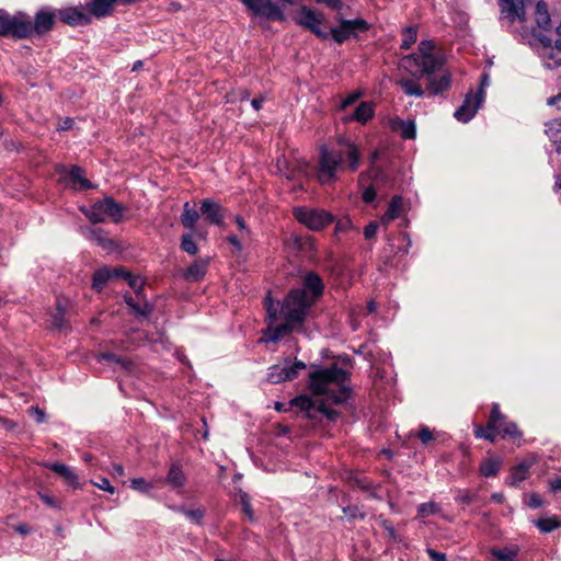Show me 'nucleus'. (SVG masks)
<instances>
[{"mask_svg": "<svg viewBox=\"0 0 561 561\" xmlns=\"http://www.w3.org/2000/svg\"><path fill=\"white\" fill-rule=\"evenodd\" d=\"M80 210L92 224L104 222L111 219L114 224L122 221L125 207L115 202L112 196L94 202L90 207H81Z\"/></svg>", "mask_w": 561, "mask_h": 561, "instance_id": "3", "label": "nucleus"}, {"mask_svg": "<svg viewBox=\"0 0 561 561\" xmlns=\"http://www.w3.org/2000/svg\"><path fill=\"white\" fill-rule=\"evenodd\" d=\"M46 467L62 477L64 480L75 489L79 488V478L68 466L59 462H53L46 465Z\"/></svg>", "mask_w": 561, "mask_h": 561, "instance_id": "24", "label": "nucleus"}, {"mask_svg": "<svg viewBox=\"0 0 561 561\" xmlns=\"http://www.w3.org/2000/svg\"><path fill=\"white\" fill-rule=\"evenodd\" d=\"M116 4V0H90L87 3L88 14L96 19L105 18L113 12Z\"/></svg>", "mask_w": 561, "mask_h": 561, "instance_id": "19", "label": "nucleus"}, {"mask_svg": "<svg viewBox=\"0 0 561 561\" xmlns=\"http://www.w3.org/2000/svg\"><path fill=\"white\" fill-rule=\"evenodd\" d=\"M373 116H374V106H373V104L370 102H362L359 105H357V107L355 108L353 114L351 116H348V117H345L344 121L345 122L356 121V122H359L362 124H365Z\"/></svg>", "mask_w": 561, "mask_h": 561, "instance_id": "26", "label": "nucleus"}, {"mask_svg": "<svg viewBox=\"0 0 561 561\" xmlns=\"http://www.w3.org/2000/svg\"><path fill=\"white\" fill-rule=\"evenodd\" d=\"M179 512L183 513L187 518L195 522L196 524H201V522L205 515V512L201 508L190 510V508H185V507H180Z\"/></svg>", "mask_w": 561, "mask_h": 561, "instance_id": "50", "label": "nucleus"}, {"mask_svg": "<svg viewBox=\"0 0 561 561\" xmlns=\"http://www.w3.org/2000/svg\"><path fill=\"white\" fill-rule=\"evenodd\" d=\"M313 305L314 299L309 298L305 289L293 288L283 300L280 314L284 319H288L289 322H296L301 328Z\"/></svg>", "mask_w": 561, "mask_h": 561, "instance_id": "2", "label": "nucleus"}, {"mask_svg": "<svg viewBox=\"0 0 561 561\" xmlns=\"http://www.w3.org/2000/svg\"><path fill=\"white\" fill-rule=\"evenodd\" d=\"M535 525L539 528L541 533H550L561 526V523L559 519L554 517H548V518H539L535 520Z\"/></svg>", "mask_w": 561, "mask_h": 561, "instance_id": "43", "label": "nucleus"}, {"mask_svg": "<svg viewBox=\"0 0 561 561\" xmlns=\"http://www.w3.org/2000/svg\"><path fill=\"white\" fill-rule=\"evenodd\" d=\"M533 462L523 460L518 465L512 468L511 481L508 482L513 486H517L520 482L526 480L529 476V469Z\"/></svg>", "mask_w": 561, "mask_h": 561, "instance_id": "28", "label": "nucleus"}, {"mask_svg": "<svg viewBox=\"0 0 561 561\" xmlns=\"http://www.w3.org/2000/svg\"><path fill=\"white\" fill-rule=\"evenodd\" d=\"M403 208V199L401 195H394L390 199V203L388 205V209L385 213V215L381 217V222L387 225L390 221L397 219Z\"/></svg>", "mask_w": 561, "mask_h": 561, "instance_id": "27", "label": "nucleus"}, {"mask_svg": "<svg viewBox=\"0 0 561 561\" xmlns=\"http://www.w3.org/2000/svg\"><path fill=\"white\" fill-rule=\"evenodd\" d=\"M28 413L34 417L36 423L42 424L46 420V413L39 409L37 405H33L28 409Z\"/></svg>", "mask_w": 561, "mask_h": 561, "instance_id": "56", "label": "nucleus"}, {"mask_svg": "<svg viewBox=\"0 0 561 561\" xmlns=\"http://www.w3.org/2000/svg\"><path fill=\"white\" fill-rule=\"evenodd\" d=\"M111 279L110 267L103 266L96 270L92 276V288L100 293L103 290L106 283Z\"/></svg>", "mask_w": 561, "mask_h": 561, "instance_id": "35", "label": "nucleus"}, {"mask_svg": "<svg viewBox=\"0 0 561 561\" xmlns=\"http://www.w3.org/2000/svg\"><path fill=\"white\" fill-rule=\"evenodd\" d=\"M351 374L332 364L327 367L313 366L309 371L308 387L314 397L325 396L322 399H313L308 394H300L289 401L291 408H298L305 413V417L313 423H320L323 419L328 422H336L342 413L331 405L344 404L351 394V388L346 386Z\"/></svg>", "mask_w": 561, "mask_h": 561, "instance_id": "1", "label": "nucleus"}, {"mask_svg": "<svg viewBox=\"0 0 561 561\" xmlns=\"http://www.w3.org/2000/svg\"><path fill=\"white\" fill-rule=\"evenodd\" d=\"M180 248L190 255H195L198 252V247L190 233L182 236Z\"/></svg>", "mask_w": 561, "mask_h": 561, "instance_id": "45", "label": "nucleus"}, {"mask_svg": "<svg viewBox=\"0 0 561 561\" xmlns=\"http://www.w3.org/2000/svg\"><path fill=\"white\" fill-rule=\"evenodd\" d=\"M239 501L241 504L242 512L249 518L250 522H254V512L251 505V497L248 493L240 491Z\"/></svg>", "mask_w": 561, "mask_h": 561, "instance_id": "46", "label": "nucleus"}, {"mask_svg": "<svg viewBox=\"0 0 561 561\" xmlns=\"http://www.w3.org/2000/svg\"><path fill=\"white\" fill-rule=\"evenodd\" d=\"M337 142L340 146L344 148L341 151L343 153V157H346L347 159V170L351 172L357 171L360 165V154L357 146L345 138H340Z\"/></svg>", "mask_w": 561, "mask_h": 561, "instance_id": "17", "label": "nucleus"}, {"mask_svg": "<svg viewBox=\"0 0 561 561\" xmlns=\"http://www.w3.org/2000/svg\"><path fill=\"white\" fill-rule=\"evenodd\" d=\"M501 11L511 22L516 19L524 20L525 8L524 0H500Z\"/></svg>", "mask_w": 561, "mask_h": 561, "instance_id": "18", "label": "nucleus"}, {"mask_svg": "<svg viewBox=\"0 0 561 561\" xmlns=\"http://www.w3.org/2000/svg\"><path fill=\"white\" fill-rule=\"evenodd\" d=\"M306 367L307 365L299 359L290 363L289 358H286L284 365H273L268 368L266 380L273 385L294 380L298 377L299 371L306 369Z\"/></svg>", "mask_w": 561, "mask_h": 561, "instance_id": "8", "label": "nucleus"}, {"mask_svg": "<svg viewBox=\"0 0 561 561\" xmlns=\"http://www.w3.org/2000/svg\"><path fill=\"white\" fill-rule=\"evenodd\" d=\"M350 23V28L353 37H357L358 33H364L369 30V24L363 19L346 20Z\"/></svg>", "mask_w": 561, "mask_h": 561, "instance_id": "47", "label": "nucleus"}, {"mask_svg": "<svg viewBox=\"0 0 561 561\" xmlns=\"http://www.w3.org/2000/svg\"><path fill=\"white\" fill-rule=\"evenodd\" d=\"M343 513L347 516V518L350 520H353V519H356V518H359V519H364L365 518V513H362L359 511V507L356 506V505L345 506L343 508Z\"/></svg>", "mask_w": 561, "mask_h": 561, "instance_id": "52", "label": "nucleus"}, {"mask_svg": "<svg viewBox=\"0 0 561 561\" xmlns=\"http://www.w3.org/2000/svg\"><path fill=\"white\" fill-rule=\"evenodd\" d=\"M350 482L353 486H357L364 491H370L373 489V483L362 477H353Z\"/></svg>", "mask_w": 561, "mask_h": 561, "instance_id": "54", "label": "nucleus"}, {"mask_svg": "<svg viewBox=\"0 0 561 561\" xmlns=\"http://www.w3.org/2000/svg\"><path fill=\"white\" fill-rule=\"evenodd\" d=\"M496 430H499V434H501L503 438L510 437L511 439L515 440L522 437V432L518 430L517 424L514 422H506L505 420L497 425Z\"/></svg>", "mask_w": 561, "mask_h": 561, "instance_id": "38", "label": "nucleus"}, {"mask_svg": "<svg viewBox=\"0 0 561 561\" xmlns=\"http://www.w3.org/2000/svg\"><path fill=\"white\" fill-rule=\"evenodd\" d=\"M56 14L48 9H42L36 12L34 21L31 19V36H43L50 32L55 25Z\"/></svg>", "mask_w": 561, "mask_h": 561, "instance_id": "13", "label": "nucleus"}, {"mask_svg": "<svg viewBox=\"0 0 561 561\" xmlns=\"http://www.w3.org/2000/svg\"><path fill=\"white\" fill-rule=\"evenodd\" d=\"M505 415L500 411L499 403H493L491 408L490 417L488 420V430L495 431L497 425L505 421Z\"/></svg>", "mask_w": 561, "mask_h": 561, "instance_id": "42", "label": "nucleus"}, {"mask_svg": "<svg viewBox=\"0 0 561 561\" xmlns=\"http://www.w3.org/2000/svg\"><path fill=\"white\" fill-rule=\"evenodd\" d=\"M407 61L417 68L411 71L412 77L416 79L442 72L444 66V59L439 55L409 56Z\"/></svg>", "mask_w": 561, "mask_h": 561, "instance_id": "7", "label": "nucleus"}, {"mask_svg": "<svg viewBox=\"0 0 561 561\" xmlns=\"http://www.w3.org/2000/svg\"><path fill=\"white\" fill-rule=\"evenodd\" d=\"M352 222L348 218L339 219L335 225V233L345 232L351 229Z\"/></svg>", "mask_w": 561, "mask_h": 561, "instance_id": "64", "label": "nucleus"}, {"mask_svg": "<svg viewBox=\"0 0 561 561\" xmlns=\"http://www.w3.org/2000/svg\"><path fill=\"white\" fill-rule=\"evenodd\" d=\"M93 484L95 486H98L99 489L101 490H104L106 492H110V493H114L115 489L114 486L111 484L110 480L107 478H100L98 481L93 482Z\"/></svg>", "mask_w": 561, "mask_h": 561, "instance_id": "59", "label": "nucleus"}, {"mask_svg": "<svg viewBox=\"0 0 561 561\" xmlns=\"http://www.w3.org/2000/svg\"><path fill=\"white\" fill-rule=\"evenodd\" d=\"M485 96V92L479 89L474 96L468 93L462 104L455 111L454 117L462 123L471 121L480 108Z\"/></svg>", "mask_w": 561, "mask_h": 561, "instance_id": "10", "label": "nucleus"}, {"mask_svg": "<svg viewBox=\"0 0 561 561\" xmlns=\"http://www.w3.org/2000/svg\"><path fill=\"white\" fill-rule=\"evenodd\" d=\"M165 482L173 489L179 490L186 483V476L180 461H173L165 477Z\"/></svg>", "mask_w": 561, "mask_h": 561, "instance_id": "21", "label": "nucleus"}, {"mask_svg": "<svg viewBox=\"0 0 561 561\" xmlns=\"http://www.w3.org/2000/svg\"><path fill=\"white\" fill-rule=\"evenodd\" d=\"M426 552H427L431 561H448L447 556L444 552L437 551L432 548H427Z\"/></svg>", "mask_w": 561, "mask_h": 561, "instance_id": "63", "label": "nucleus"}, {"mask_svg": "<svg viewBox=\"0 0 561 561\" xmlns=\"http://www.w3.org/2000/svg\"><path fill=\"white\" fill-rule=\"evenodd\" d=\"M0 37L25 39L31 37V16L24 12L11 15L0 9Z\"/></svg>", "mask_w": 561, "mask_h": 561, "instance_id": "4", "label": "nucleus"}, {"mask_svg": "<svg viewBox=\"0 0 561 561\" xmlns=\"http://www.w3.org/2000/svg\"><path fill=\"white\" fill-rule=\"evenodd\" d=\"M208 260H196L185 271L184 278L190 282H198L207 272Z\"/></svg>", "mask_w": 561, "mask_h": 561, "instance_id": "23", "label": "nucleus"}, {"mask_svg": "<svg viewBox=\"0 0 561 561\" xmlns=\"http://www.w3.org/2000/svg\"><path fill=\"white\" fill-rule=\"evenodd\" d=\"M65 308L60 301L56 305V311L51 316V327L58 331H62L67 328V320L65 318Z\"/></svg>", "mask_w": 561, "mask_h": 561, "instance_id": "39", "label": "nucleus"}, {"mask_svg": "<svg viewBox=\"0 0 561 561\" xmlns=\"http://www.w3.org/2000/svg\"><path fill=\"white\" fill-rule=\"evenodd\" d=\"M502 466V460L497 458H489L480 466V473L485 478H493L497 476Z\"/></svg>", "mask_w": 561, "mask_h": 561, "instance_id": "36", "label": "nucleus"}, {"mask_svg": "<svg viewBox=\"0 0 561 561\" xmlns=\"http://www.w3.org/2000/svg\"><path fill=\"white\" fill-rule=\"evenodd\" d=\"M294 216L298 222L313 231H320L333 221V216L323 209L296 207Z\"/></svg>", "mask_w": 561, "mask_h": 561, "instance_id": "6", "label": "nucleus"}, {"mask_svg": "<svg viewBox=\"0 0 561 561\" xmlns=\"http://www.w3.org/2000/svg\"><path fill=\"white\" fill-rule=\"evenodd\" d=\"M391 128L403 139H414L416 136V127L413 121H403L396 117L391 121Z\"/></svg>", "mask_w": 561, "mask_h": 561, "instance_id": "22", "label": "nucleus"}, {"mask_svg": "<svg viewBox=\"0 0 561 561\" xmlns=\"http://www.w3.org/2000/svg\"><path fill=\"white\" fill-rule=\"evenodd\" d=\"M90 239L96 242L105 250H115L117 248L116 242L108 237V233L102 228H94L90 230Z\"/></svg>", "mask_w": 561, "mask_h": 561, "instance_id": "30", "label": "nucleus"}, {"mask_svg": "<svg viewBox=\"0 0 561 561\" xmlns=\"http://www.w3.org/2000/svg\"><path fill=\"white\" fill-rule=\"evenodd\" d=\"M115 364L126 373H131L135 368V363L130 358L124 356H119Z\"/></svg>", "mask_w": 561, "mask_h": 561, "instance_id": "57", "label": "nucleus"}, {"mask_svg": "<svg viewBox=\"0 0 561 561\" xmlns=\"http://www.w3.org/2000/svg\"><path fill=\"white\" fill-rule=\"evenodd\" d=\"M280 335L277 333L276 329L274 327H268L264 332H263V337L262 340L265 341V342H272V343H276L280 340Z\"/></svg>", "mask_w": 561, "mask_h": 561, "instance_id": "55", "label": "nucleus"}, {"mask_svg": "<svg viewBox=\"0 0 561 561\" xmlns=\"http://www.w3.org/2000/svg\"><path fill=\"white\" fill-rule=\"evenodd\" d=\"M129 486L142 494H149L153 489V483L146 481L144 478H134L129 481Z\"/></svg>", "mask_w": 561, "mask_h": 561, "instance_id": "44", "label": "nucleus"}, {"mask_svg": "<svg viewBox=\"0 0 561 561\" xmlns=\"http://www.w3.org/2000/svg\"><path fill=\"white\" fill-rule=\"evenodd\" d=\"M277 331V333L280 335V337L283 339L284 336L286 335H289L291 332H294L295 330H298L300 329L298 327V323L296 322H289L288 319H284V323L277 325V327H274Z\"/></svg>", "mask_w": 561, "mask_h": 561, "instance_id": "48", "label": "nucleus"}, {"mask_svg": "<svg viewBox=\"0 0 561 561\" xmlns=\"http://www.w3.org/2000/svg\"><path fill=\"white\" fill-rule=\"evenodd\" d=\"M379 229V225L376 221H370L367 226L364 228V237L367 240H370L375 238L377 231Z\"/></svg>", "mask_w": 561, "mask_h": 561, "instance_id": "58", "label": "nucleus"}, {"mask_svg": "<svg viewBox=\"0 0 561 561\" xmlns=\"http://www.w3.org/2000/svg\"><path fill=\"white\" fill-rule=\"evenodd\" d=\"M550 14L548 5L545 1H538L536 4V23L541 30H549L550 27Z\"/></svg>", "mask_w": 561, "mask_h": 561, "instance_id": "33", "label": "nucleus"}, {"mask_svg": "<svg viewBox=\"0 0 561 561\" xmlns=\"http://www.w3.org/2000/svg\"><path fill=\"white\" fill-rule=\"evenodd\" d=\"M546 134L554 146L558 153H561V118L553 119L546 124Z\"/></svg>", "mask_w": 561, "mask_h": 561, "instance_id": "31", "label": "nucleus"}, {"mask_svg": "<svg viewBox=\"0 0 561 561\" xmlns=\"http://www.w3.org/2000/svg\"><path fill=\"white\" fill-rule=\"evenodd\" d=\"M438 512V505L433 502L422 503L417 507V513L422 516L434 515Z\"/></svg>", "mask_w": 561, "mask_h": 561, "instance_id": "51", "label": "nucleus"}, {"mask_svg": "<svg viewBox=\"0 0 561 561\" xmlns=\"http://www.w3.org/2000/svg\"><path fill=\"white\" fill-rule=\"evenodd\" d=\"M125 279L127 280L129 287L135 290L137 296L141 295V293L144 291V283L140 282L138 276H135L129 273V276H126Z\"/></svg>", "mask_w": 561, "mask_h": 561, "instance_id": "53", "label": "nucleus"}, {"mask_svg": "<svg viewBox=\"0 0 561 561\" xmlns=\"http://www.w3.org/2000/svg\"><path fill=\"white\" fill-rule=\"evenodd\" d=\"M124 300L128 307L133 309V311L139 316L146 317L151 312V307L148 302L138 304L135 301L130 294H126L124 296Z\"/></svg>", "mask_w": 561, "mask_h": 561, "instance_id": "40", "label": "nucleus"}, {"mask_svg": "<svg viewBox=\"0 0 561 561\" xmlns=\"http://www.w3.org/2000/svg\"><path fill=\"white\" fill-rule=\"evenodd\" d=\"M331 35L333 39L339 44H342L350 37H353V34L350 28V23L346 22V20L342 19L340 26L331 28Z\"/></svg>", "mask_w": 561, "mask_h": 561, "instance_id": "37", "label": "nucleus"}, {"mask_svg": "<svg viewBox=\"0 0 561 561\" xmlns=\"http://www.w3.org/2000/svg\"><path fill=\"white\" fill-rule=\"evenodd\" d=\"M265 308H266L268 318L272 321H275L277 319V309L274 307V302H273V300L271 299L270 296H267L265 298Z\"/></svg>", "mask_w": 561, "mask_h": 561, "instance_id": "62", "label": "nucleus"}, {"mask_svg": "<svg viewBox=\"0 0 561 561\" xmlns=\"http://www.w3.org/2000/svg\"><path fill=\"white\" fill-rule=\"evenodd\" d=\"M58 16L70 26L88 25L91 23L90 15L78 8L61 9L58 11Z\"/></svg>", "mask_w": 561, "mask_h": 561, "instance_id": "15", "label": "nucleus"}, {"mask_svg": "<svg viewBox=\"0 0 561 561\" xmlns=\"http://www.w3.org/2000/svg\"><path fill=\"white\" fill-rule=\"evenodd\" d=\"M199 213L192 208L190 206V203L186 202L183 206V213L181 215V224L190 229V230H194L195 229V225L197 222V220L199 219Z\"/></svg>", "mask_w": 561, "mask_h": 561, "instance_id": "32", "label": "nucleus"}, {"mask_svg": "<svg viewBox=\"0 0 561 561\" xmlns=\"http://www.w3.org/2000/svg\"><path fill=\"white\" fill-rule=\"evenodd\" d=\"M67 182L73 190L85 191L93 188V184L84 178V170L78 165L71 167L67 176Z\"/></svg>", "mask_w": 561, "mask_h": 561, "instance_id": "20", "label": "nucleus"}, {"mask_svg": "<svg viewBox=\"0 0 561 561\" xmlns=\"http://www.w3.org/2000/svg\"><path fill=\"white\" fill-rule=\"evenodd\" d=\"M343 168V153L327 146L319 150L318 179L321 183L335 181L336 172Z\"/></svg>", "mask_w": 561, "mask_h": 561, "instance_id": "5", "label": "nucleus"}, {"mask_svg": "<svg viewBox=\"0 0 561 561\" xmlns=\"http://www.w3.org/2000/svg\"><path fill=\"white\" fill-rule=\"evenodd\" d=\"M420 79L413 77V79L402 78L399 80L398 84L402 89L403 93L409 96L423 98L425 95V90L419 83Z\"/></svg>", "mask_w": 561, "mask_h": 561, "instance_id": "25", "label": "nucleus"}, {"mask_svg": "<svg viewBox=\"0 0 561 561\" xmlns=\"http://www.w3.org/2000/svg\"><path fill=\"white\" fill-rule=\"evenodd\" d=\"M435 44L433 41L424 39L421 41L417 47L419 53L413 54L412 56H427V55H436L434 53Z\"/></svg>", "mask_w": 561, "mask_h": 561, "instance_id": "49", "label": "nucleus"}, {"mask_svg": "<svg viewBox=\"0 0 561 561\" xmlns=\"http://www.w3.org/2000/svg\"><path fill=\"white\" fill-rule=\"evenodd\" d=\"M201 215L210 225L220 226L225 218L224 207L211 198H205L201 202Z\"/></svg>", "mask_w": 561, "mask_h": 561, "instance_id": "14", "label": "nucleus"}, {"mask_svg": "<svg viewBox=\"0 0 561 561\" xmlns=\"http://www.w3.org/2000/svg\"><path fill=\"white\" fill-rule=\"evenodd\" d=\"M455 501L463 505L484 504V501L481 499L479 493L470 490H458Z\"/></svg>", "mask_w": 561, "mask_h": 561, "instance_id": "34", "label": "nucleus"}, {"mask_svg": "<svg viewBox=\"0 0 561 561\" xmlns=\"http://www.w3.org/2000/svg\"><path fill=\"white\" fill-rule=\"evenodd\" d=\"M377 192L374 186H367L362 194V198L366 204H370L376 199Z\"/></svg>", "mask_w": 561, "mask_h": 561, "instance_id": "60", "label": "nucleus"}, {"mask_svg": "<svg viewBox=\"0 0 561 561\" xmlns=\"http://www.w3.org/2000/svg\"><path fill=\"white\" fill-rule=\"evenodd\" d=\"M297 24L304 26L305 28L312 32L317 37L321 39H328L329 33L321 30L320 24L322 22L321 18L316 14V12L308 7H301L298 18L296 19Z\"/></svg>", "mask_w": 561, "mask_h": 561, "instance_id": "11", "label": "nucleus"}, {"mask_svg": "<svg viewBox=\"0 0 561 561\" xmlns=\"http://www.w3.org/2000/svg\"><path fill=\"white\" fill-rule=\"evenodd\" d=\"M299 289H305V293L310 291L308 296L316 302L323 294L324 284L316 272H308L302 279V287Z\"/></svg>", "mask_w": 561, "mask_h": 561, "instance_id": "16", "label": "nucleus"}, {"mask_svg": "<svg viewBox=\"0 0 561 561\" xmlns=\"http://www.w3.org/2000/svg\"><path fill=\"white\" fill-rule=\"evenodd\" d=\"M419 438L421 439L422 444L425 445V444L430 443L431 440H433L434 436H433L431 430L427 426L423 425L420 428Z\"/></svg>", "mask_w": 561, "mask_h": 561, "instance_id": "61", "label": "nucleus"}, {"mask_svg": "<svg viewBox=\"0 0 561 561\" xmlns=\"http://www.w3.org/2000/svg\"><path fill=\"white\" fill-rule=\"evenodd\" d=\"M519 548L517 546H506L503 548H491L490 553L496 561H517Z\"/></svg>", "mask_w": 561, "mask_h": 561, "instance_id": "29", "label": "nucleus"}, {"mask_svg": "<svg viewBox=\"0 0 561 561\" xmlns=\"http://www.w3.org/2000/svg\"><path fill=\"white\" fill-rule=\"evenodd\" d=\"M425 92L428 96L443 95L450 89L451 75L448 71H442L425 78Z\"/></svg>", "mask_w": 561, "mask_h": 561, "instance_id": "12", "label": "nucleus"}, {"mask_svg": "<svg viewBox=\"0 0 561 561\" xmlns=\"http://www.w3.org/2000/svg\"><path fill=\"white\" fill-rule=\"evenodd\" d=\"M254 15L265 18L270 21H284L283 10L274 4L272 0H240Z\"/></svg>", "mask_w": 561, "mask_h": 561, "instance_id": "9", "label": "nucleus"}, {"mask_svg": "<svg viewBox=\"0 0 561 561\" xmlns=\"http://www.w3.org/2000/svg\"><path fill=\"white\" fill-rule=\"evenodd\" d=\"M417 38V30L414 26H407L403 28L402 41L400 44V48L403 50H408Z\"/></svg>", "mask_w": 561, "mask_h": 561, "instance_id": "41", "label": "nucleus"}]
</instances>
